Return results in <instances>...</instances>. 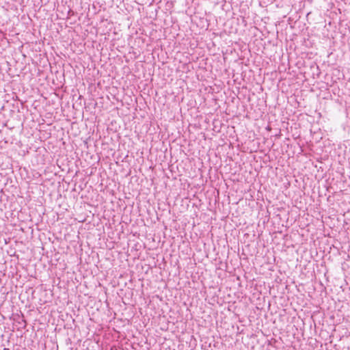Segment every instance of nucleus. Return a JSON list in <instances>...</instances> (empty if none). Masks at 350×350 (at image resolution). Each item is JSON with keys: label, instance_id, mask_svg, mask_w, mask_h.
<instances>
[{"label": "nucleus", "instance_id": "f257e3e1", "mask_svg": "<svg viewBox=\"0 0 350 350\" xmlns=\"http://www.w3.org/2000/svg\"><path fill=\"white\" fill-rule=\"evenodd\" d=\"M74 12L72 10H69L68 12H67V19L68 18V16H70V15H74Z\"/></svg>", "mask_w": 350, "mask_h": 350}]
</instances>
